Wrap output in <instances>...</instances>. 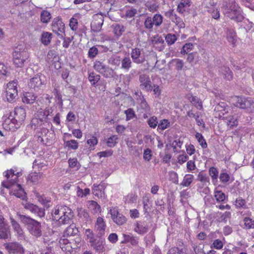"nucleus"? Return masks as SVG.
<instances>
[{
    "label": "nucleus",
    "instance_id": "1",
    "mask_svg": "<svg viewBox=\"0 0 254 254\" xmlns=\"http://www.w3.org/2000/svg\"><path fill=\"white\" fill-rule=\"evenodd\" d=\"M51 219L57 225L60 226L70 223L74 214L72 210L68 207L58 205L51 211Z\"/></svg>",
    "mask_w": 254,
    "mask_h": 254
},
{
    "label": "nucleus",
    "instance_id": "2",
    "mask_svg": "<svg viewBox=\"0 0 254 254\" xmlns=\"http://www.w3.org/2000/svg\"><path fill=\"white\" fill-rule=\"evenodd\" d=\"M26 118V111L21 107L15 108L13 113H10L8 117L4 120L2 126L6 130L14 131L19 128Z\"/></svg>",
    "mask_w": 254,
    "mask_h": 254
},
{
    "label": "nucleus",
    "instance_id": "3",
    "mask_svg": "<svg viewBox=\"0 0 254 254\" xmlns=\"http://www.w3.org/2000/svg\"><path fill=\"white\" fill-rule=\"evenodd\" d=\"M18 216L20 221L27 226V229L31 235L36 238H39L42 235L40 222L25 215L18 214Z\"/></svg>",
    "mask_w": 254,
    "mask_h": 254
},
{
    "label": "nucleus",
    "instance_id": "4",
    "mask_svg": "<svg viewBox=\"0 0 254 254\" xmlns=\"http://www.w3.org/2000/svg\"><path fill=\"white\" fill-rule=\"evenodd\" d=\"M223 11L225 15L236 21H241L243 19L242 10L234 0H230L226 4Z\"/></svg>",
    "mask_w": 254,
    "mask_h": 254
},
{
    "label": "nucleus",
    "instance_id": "5",
    "mask_svg": "<svg viewBox=\"0 0 254 254\" xmlns=\"http://www.w3.org/2000/svg\"><path fill=\"white\" fill-rule=\"evenodd\" d=\"M81 238L80 236L69 238H61L60 246L63 251L70 252L72 250L79 248L81 246Z\"/></svg>",
    "mask_w": 254,
    "mask_h": 254
},
{
    "label": "nucleus",
    "instance_id": "6",
    "mask_svg": "<svg viewBox=\"0 0 254 254\" xmlns=\"http://www.w3.org/2000/svg\"><path fill=\"white\" fill-rule=\"evenodd\" d=\"M4 176L6 178V181L1 183V186L7 189H10L11 187L15 186L17 184V181L19 177L21 176V172H17L14 169L8 170L3 173Z\"/></svg>",
    "mask_w": 254,
    "mask_h": 254
},
{
    "label": "nucleus",
    "instance_id": "7",
    "mask_svg": "<svg viewBox=\"0 0 254 254\" xmlns=\"http://www.w3.org/2000/svg\"><path fill=\"white\" fill-rule=\"evenodd\" d=\"M13 63L17 67H21L28 60L29 54L26 50L16 48L13 52Z\"/></svg>",
    "mask_w": 254,
    "mask_h": 254
},
{
    "label": "nucleus",
    "instance_id": "8",
    "mask_svg": "<svg viewBox=\"0 0 254 254\" xmlns=\"http://www.w3.org/2000/svg\"><path fill=\"white\" fill-rule=\"evenodd\" d=\"M94 69L105 78H112L114 76V70L103 63L96 61L93 65Z\"/></svg>",
    "mask_w": 254,
    "mask_h": 254
},
{
    "label": "nucleus",
    "instance_id": "9",
    "mask_svg": "<svg viewBox=\"0 0 254 254\" xmlns=\"http://www.w3.org/2000/svg\"><path fill=\"white\" fill-rule=\"evenodd\" d=\"M52 113L51 110L47 108L45 110L40 109L37 112V118L32 120V124L41 126L48 122L47 118Z\"/></svg>",
    "mask_w": 254,
    "mask_h": 254
},
{
    "label": "nucleus",
    "instance_id": "10",
    "mask_svg": "<svg viewBox=\"0 0 254 254\" xmlns=\"http://www.w3.org/2000/svg\"><path fill=\"white\" fill-rule=\"evenodd\" d=\"M14 236L18 241H26V235L20 225L13 218H10Z\"/></svg>",
    "mask_w": 254,
    "mask_h": 254
},
{
    "label": "nucleus",
    "instance_id": "11",
    "mask_svg": "<svg viewBox=\"0 0 254 254\" xmlns=\"http://www.w3.org/2000/svg\"><path fill=\"white\" fill-rule=\"evenodd\" d=\"M51 134L49 129L47 128L42 127L40 128V130L37 132L36 134L37 141L44 145H49L51 141Z\"/></svg>",
    "mask_w": 254,
    "mask_h": 254
},
{
    "label": "nucleus",
    "instance_id": "12",
    "mask_svg": "<svg viewBox=\"0 0 254 254\" xmlns=\"http://www.w3.org/2000/svg\"><path fill=\"white\" fill-rule=\"evenodd\" d=\"M10 236V229L8 224L3 216H0V239H7Z\"/></svg>",
    "mask_w": 254,
    "mask_h": 254
},
{
    "label": "nucleus",
    "instance_id": "13",
    "mask_svg": "<svg viewBox=\"0 0 254 254\" xmlns=\"http://www.w3.org/2000/svg\"><path fill=\"white\" fill-rule=\"evenodd\" d=\"M139 87L142 90L150 92L152 90L153 86L149 76L146 74H141L139 76Z\"/></svg>",
    "mask_w": 254,
    "mask_h": 254
},
{
    "label": "nucleus",
    "instance_id": "14",
    "mask_svg": "<svg viewBox=\"0 0 254 254\" xmlns=\"http://www.w3.org/2000/svg\"><path fill=\"white\" fill-rule=\"evenodd\" d=\"M109 213L111 215L112 219L116 224L122 225L126 222L127 219L125 216L120 213L117 208H111Z\"/></svg>",
    "mask_w": 254,
    "mask_h": 254
},
{
    "label": "nucleus",
    "instance_id": "15",
    "mask_svg": "<svg viewBox=\"0 0 254 254\" xmlns=\"http://www.w3.org/2000/svg\"><path fill=\"white\" fill-rule=\"evenodd\" d=\"M5 248L9 254H24V249L18 243H8L5 245Z\"/></svg>",
    "mask_w": 254,
    "mask_h": 254
},
{
    "label": "nucleus",
    "instance_id": "16",
    "mask_svg": "<svg viewBox=\"0 0 254 254\" xmlns=\"http://www.w3.org/2000/svg\"><path fill=\"white\" fill-rule=\"evenodd\" d=\"M53 31L58 35H61V33H64V24L62 19L59 17L55 18L52 23Z\"/></svg>",
    "mask_w": 254,
    "mask_h": 254
},
{
    "label": "nucleus",
    "instance_id": "17",
    "mask_svg": "<svg viewBox=\"0 0 254 254\" xmlns=\"http://www.w3.org/2000/svg\"><path fill=\"white\" fill-rule=\"evenodd\" d=\"M104 17L101 14H96L93 16V20L91 23V28L95 32H99L103 24Z\"/></svg>",
    "mask_w": 254,
    "mask_h": 254
},
{
    "label": "nucleus",
    "instance_id": "18",
    "mask_svg": "<svg viewBox=\"0 0 254 254\" xmlns=\"http://www.w3.org/2000/svg\"><path fill=\"white\" fill-rule=\"evenodd\" d=\"M165 15L170 18L179 28H183L185 27V24L182 19L174 13L173 9H169L166 11L165 13Z\"/></svg>",
    "mask_w": 254,
    "mask_h": 254
},
{
    "label": "nucleus",
    "instance_id": "19",
    "mask_svg": "<svg viewBox=\"0 0 254 254\" xmlns=\"http://www.w3.org/2000/svg\"><path fill=\"white\" fill-rule=\"evenodd\" d=\"M105 241L103 237H97L90 243L93 249L96 252L102 253L105 251Z\"/></svg>",
    "mask_w": 254,
    "mask_h": 254
},
{
    "label": "nucleus",
    "instance_id": "20",
    "mask_svg": "<svg viewBox=\"0 0 254 254\" xmlns=\"http://www.w3.org/2000/svg\"><path fill=\"white\" fill-rule=\"evenodd\" d=\"M130 56L133 63L137 64H142L145 61V57L141 55V50L138 48L131 49Z\"/></svg>",
    "mask_w": 254,
    "mask_h": 254
},
{
    "label": "nucleus",
    "instance_id": "21",
    "mask_svg": "<svg viewBox=\"0 0 254 254\" xmlns=\"http://www.w3.org/2000/svg\"><path fill=\"white\" fill-rule=\"evenodd\" d=\"M106 228V224L104 219L102 217H98L95 224V229L97 232L96 237H103Z\"/></svg>",
    "mask_w": 254,
    "mask_h": 254
},
{
    "label": "nucleus",
    "instance_id": "22",
    "mask_svg": "<svg viewBox=\"0 0 254 254\" xmlns=\"http://www.w3.org/2000/svg\"><path fill=\"white\" fill-rule=\"evenodd\" d=\"M24 208L26 209L29 210L33 213L36 214L39 217H43L45 215V210L41 207H39L36 205L31 203H26L24 204Z\"/></svg>",
    "mask_w": 254,
    "mask_h": 254
},
{
    "label": "nucleus",
    "instance_id": "23",
    "mask_svg": "<svg viewBox=\"0 0 254 254\" xmlns=\"http://www.w3.org/2000/svg\"><path fill=\"white\" fill-rule=\"evenodd\" d=\"M79 236V231L75 224H70L64 231L63 236L62 238L65 237L71 238Z\"/></svg>",
    "mask_w": 254,
    "mask_h": 254
},
{
    "label": "nucleus",
    "instance_id": "24",
    "mask_svg": "<svg viewBox=\"0 0 254 254\" xmlns=\"http://www.w3.org/2000/svg\"><path fill=\"white\" fill-rule=\"evenodd\" d=\"M42 85V82L39 75H36L30 79L28 82V86L30 88L38 91Z\"/></svg>",
    "mask_w": 254,
    "mask_h": 254
},
{
    "label": "nucleus",
    "instance_id": "25",
    "mask_svg": "<svg viewBox=\"0 0 254 254\" xmlns=\"http://www.w3.org/2000/svg\"><path fill=\"white\" fill-rule=\"evenodd\" d=\"M230 108L225 102H220L215 107L214 111L218 112V116L220 118H223L224 116L228 113Z\"/></svg>",
    "mask_w": 254,
    "mask_h": 254
},
{
    "label": "nucleus",
    "instance_id": "26",
    "mask_svg": "<svg viewBox=\"0 0 254 254\" xmlns=\"http://www.w3.org/2000/svg\"><path fill=\"white\" fill-rule=\"evenodd\" d=\"M197 180L200 182V184H197V186H205L210 184L209 177L203 171L198 173L197 176Z\"/></svg>",
    "mask_w": 254,
    "mask_h": 254
},
{
    "label": "nucleus",
    "instance_id": "27",
    "mask_svg": "<svg viewBox=\"0 0 254 254\" xmlns=\"http://www.w3.org/2000/svg\"><path fill=\"white\" fill-rule=\"evenodd\" d=\"M219 74L223 76V77L227 80H231L233 77V74L229 67L223 66L220 67L219 70Z\"/></svg>",
    "mask_w": 254,
    "mask_h": 254
},
{
    "label": "nucleus",
    "instance_id": "28",
    "mask_svg": "<svg viewBox=\"0 0 254 254\" xmlns=\"http://www.w3.org/2000/svg\"><path fill=\"white\" fill-rule=\"evenodd\" d=\"M222 119L225 121L227 125L231 128L237 127L238 125V116L237 115H229L223 117Z\"/></svg>",
    "mask_w": 254,
    "mask_h": 254
},
{
    "label": "nucleus",
    "instance_id": "29",
    "mask_svg": "<svg viewBox=\"0 0 254 254\" xmlns=\"http://www.w3.org/2000/svg\"><path fill=\"white\" fill-rule=\"evenodd\" d=\"M11 193L17 197L24 198L25 196V192L19 184H16L15 186L12 187Z\"/></svg>",
    "mask_w": 254,
    "mask_h": 254
},
{
    "label": "nucleus",
    "instance_id": "30",
    "mask_svg": "<svg viewBox=\"0 0 254 254\" xmlns=\"http://www.w3.org/2000/svg\"><path fill=\"white\" fill-rule=\"evenodd\" d=\"M105 187L103 184H94L93 186V194L97 197H102L104 195Z\"/></svg>",
    "mask_w": 254,
    "mask_h": 254
},
{
    "label": "nucleus",
    "instance_id": "31",
    "mask_svg": "<svg viewBox=\"0 0 254 254\" xmlns=\"http://www.w3.org/2000/svg\"><path fill=\"white\" fill-rule=\"evenodd\" d=\"M227 39L230 44L234 46L237 41V37L234 29L230 28L227 31Z\"/></svg>",
    "mask_w": 254,
    "mask_h": 254
},
{
    "label": "nucleus",
    "instance_id": "32",
    "mask_svg": "<svg viewBox=\"0 0 254 254\" xmlns=\"http://www.w3.org/2000/svg\"><path fill=\"white\" fill-rule=\"evenodd\" d=\"M247 98L244 97L235 96L232 98V100L234 102L235 106L243 109V108H246L245 103Z\"/></svg>",
    "mask_w": 254,
    "mask_h": 254
},
{
    "label": "nucleus",
    "instance_id": "33",
    "mask_svg": "<svg viewBox=\"0 0 254 254\" xmlns=\"http://www.w3.org/2000/svg\"><path fill=\"white\" fill-rule=\"evenodd\" d=\"M37 96L31 92H27L24 94L23 97L22 98V100L23 103L28 104L33 103L36 100Z\"/></svg>",
    "mask_w": 254,
    "mask_h": 254
},
{
    "label": "nucleus",
    "instance_id": "34",
    "mask_svg": "<svg viewBox=\"0 0 254 254\" xmlns=\"http://www.w3.org/2000/svg\"><path fill=\"white\" fill-rule=\"evenodd\" d=\"M87 203L88 208L92 212V213H96L100 211L101 207L95 201L89 200Z\"/></svg>",
    "mask_w": 254,
    "mask_h": 254
},
{
    "label": "nucleus",
    "instance_id": "35",
    "mask_svg": "<svg viewBox=\"0 0 254 254\" xmlns=\"http://www.w3.org/2000/svg\"><path fill=\"white\" fill-rule=\"evenodd\" d=\"M43 177V174L41 173L32 172L29 174L27 177L28 181L32 183H37Z\"/></svg>",
    "mask_w": 254,
    "mask_h": 254
},
{
    "label": "nucleus",
    "instance_id": "36",
    "mask_svg": "<svg viewBox=\"0 0 254 254\" xmlns=\"http://www.w3.org/2000/svg\"><path fill=\"white\" fill-rule=\"evenodd\" d=\"M193 180L194 176L193 175L190 174H186L180 185L184 187H188L191 185Z\"/></svg>",
    "mask_w": 254,
    "mask_h": 254
},
{
    "label": "nucleus",
    "instance_id": "37",
    "mask_svg": "<svg viewBox=\"0 0 254 254\" xmlns=\"http://www.w3.org/2000/svg\"><path fill=\"white\" fill-rule=\"evenodd\" d=\"M112 27L114 33L117 37L121 36L126 30V27L120 24H115L113 25Z\"/></svg>",
    "mask_w": 254,
    "mask_h": 254
},
{
    "label": "nucleus",
    "instance_id": "38",
    "mask_svg": "<svg viewBox=\"0 0 254 254\" xmlns=\"http://www.w3.org/2000/svg\"><path fill=\"white\" fill-rule=\"evenodd\" d=\"M188 99L193 104V105L198 109H202V104L201 100L198 99L196 96H194L190 95L188 96Z\"/></svg>",
    "mask_w": 254,
    "mask_h": 254
},
{
    "label": "nucleus",
    "instance_id": "39",
    "mask_svg": "<svg viewBox=\"0 0 254 254\" xmlns=\"http://www.w3.org/2000/svg\"><path fill=\"white\" fill-rule=\"evenodd\" d=\"M121 68L128 71L131 67L132 62L130 59L128 57H124L122 61Z\"/></svg>",
    "mask_w": 254,
    "mask_h": 254
},
{
    "label": "nucleus",
    "instance_id": "40",
    "mask_svg": "<svg viewBox=\"0 0 254 254\" xmlns=\"http://www.w3.org/2000/svg\"><path fill=\"white\" fill-rule=\"evenodd\" d=\"M209 174L211 178L212 182L214 185H215L217 182L219 172L218 169L214 167H211L209 169Z\"/></svg>",
    "mask_w": 254,
    "mask_h": 254
},
{
    "label": "nucleus",
    "instance_id": "41",
    "mask_svg": "<svg viewBox=\"0 0 254 254\" xmlns=\"http://www.w3.org/2000/svg\"><path fill=\"white\" fill-rule=\"evenodd\" d=\"M52 18V16L50 12L48 10H43L40 14L41 21L43 23H48Z\"/></svg>",
    "mask_w": 254,
    "mask_h": 254
},
{
    "label": "nucleus",
    "instance_id": "42",
    "mask_svg": "<svg viewBox=\"0 0 254 254\" xmlns=\"http://www.w3.org/2000/svg\"><path fill=\"white\" fill-rule=\"evenodd\" d=\"M52 38V34L48 32H44L42 33L41 37V40L42 44L44 45H49Z\"/></svg>",
    "mask_w": 254,
    "mask_h": 254
},
{
    "label": "nucleus",
    "instance_id": "43",
    "mask_svg": "<svg viewBox=\"0 0 254 254\" xmlns=\"http://www.w3.org/2000/svg\"><path fill=\"white\" fill-rule=\"evenodd\" d=\"M148 230V226L143 225L138 222H136L135 227L134 229V231L139 234H144L146 233Z\"/></svg>",
    "mask_w": 254,
    "mask_h": 254
},
{
    "label": "nucleus",
    "instance_id": "44",
    "mask_svg": "<svg viewBox=\"0 0 254 254\" xmlns=\"http://www.w3.org/2000/svg\"><path fill=\"white\" fill-rule=\"evenodd\" d=\"M245 104L246 108H243V109L246 110L247 112L249 113L254 112V101L253 100L247 98Z\"/></svg>",
    "mask_w": 254,
    "mask_h": 254
},
{
    "label": "nucleus",
    "instance_id": "45",
    "mask_svg": "<svg viewBox=\"0 0 254 254\" xmlns=\"http://www.w3.org/2000/svg\"><path fill=\"white\" fill-rule=\"evenodd\" d=\"M140 109L143 110L142 112L149 113H150V108L149 106L148 103L144 99L143 96H141L140 97Z\"/></svg>",
    "mask_w": 254,
    "mask_h": 254
},
{
    "label": "nucleus",
    "instance_id": "46",
    "mask_svg": "<svg viewBox=\"0 0 254 254\" xmlns=\"http://www.w3.org/2000/svg\"><path fill=\"white\" fill-rule=\"evenodd\" d=\"M64 146L72 150H76L78 147V142L74 139L64 141Z\"/></svg>",
    "mask_w": 254,
    "mask_h": 254
},
{
    "label": "nucleus",
    "instance_id": "47",
    "mask_svg": "<svg viewBox=\"0 0 254 254\" xmlns=\"http://www.w3.org/2000/svg\"><path fill=\"white\" fill-rule=\"evenodd\" d=\"M214 197L218 202H221L225 200L226 196L225 193L221 190H218L215 189L214 190Z\"/></svg>",
    "mask_w": 254,
    "mask_h": 254
},
{
    "label": "nucleus",
    "instance_id": "48",
    "mask_svg": "<svg viewBox=\"0 0 254 254\" xmlns=\"http://www.w3.org/2000/svg\"><path fill=\"white\" fill-rule=\"evenodd\" d=\"M100 79V75L97 74L94 72H92L89 74L88 79L92 85H95L98 82Z\"/></svg>",
    "mask_w": 254,
    "mask_h": 254
},
{
    "label": "nucleus",
    "instance_id": "49",
    "mask_svg": "<svg viewBox=\"0 0 254 254\" xmlns=\"http://www.w3.org/2000/svg\"><path fill=\"white\" fill-rule=\"evenodd\" d=\"M194 45L191 43H186L182 47L181 50V53L183 55L189 54L193 50Z\"/></svg>",
    "mask_w": 254,
    "mask_h": 254
},
{
    "label": "nucleus",
    "instance_id": "50",
    "mask_svg": "<svg viewBox=\"0 0 254 254\" xmlns=\"http://www.w3.org/2000/svg\"><path fill=\"white\" fill-rule=\"evenodd\" d=\"M78 216L86 222H91V219L87 211L84 209H80L78 211Z\"/></svg>",
    "mask_w": 254,
    "mask_h": 254
},
{
    "label": "nucleus",
    "instance_id": "51",
    "mask_svg": "<svg viewBox=\"0 0 254 254\" xmlns=\"http://www.w3.org/2000/svg\"><path fill=\"white\" fill-rule=\"evenodd\" d=\"M147 122L150 127L155 128L158 126V120L156 116H153L149 118Z\"/></svg>",
    "mask_w": 254,
    "mask_h": 254
},
{
    "label": "nucleus",
    "instance_id": "52",
    "mask_svg": "<svg viewBox=\"0 0 254 254\" xmlns=\"http://www.w3.org/2000/svg\"><path fill=\"white\" fill-rule=\"evenodd\" d=\"M84 235L86 237V240H87L89 243L96 238L93 231L90 229H86L84 232Z\"/></svg>",
    "mask_w": 254,
    "mask_h": 254
},
{
    "label": "nucleus",
    "instance_id": "53",
    "mask_svg": "<svg viewBox=\"0 0 254 254\" xmlns=\"http://www.w3.org/2000/svg\"><path fill=\"white\" fill-rule=\"evenodd\" d=\"M154 24L156 27H159L162 23L163 17L160 14H155L152 18Z\"/></svg>",
    "mask_w": 254,
    "mask_h": 254
},
{
    "label": "nucleus",
    "instance_id": "54",
    "mask_svg": "<svg viewBox=\"0 0 254 254\" xmlns=\"http://www.w3.org/2000/svg\"><path fill=\"white\" fill-rule=\"evenodd\" d=\"M36 196L38 201L42 204L44 205H46L48 203L50 202L51 201L50 198L46 197L44 195H40L39 193H37Z\"/></svg>",
    "mask_w": 254,
    "mask_h": 254
},
{
    "label": "nucleus",
    "instance_id": "55",
    "mask_svg": "<svg viewBox=\"0 0 254 254\" xmlns=\"http://www.w3.org/2000/svg\"><path fill=\"white\" fill-rule=\"evenodd\" d=\"M195 137L197 139L198 142L199 143L202 148H206L207 146L206 142L204 139L203 136L200 133L197 132L195 134Z\"/></svg>",
    "mask_w": 254,
    "mask_h": 254
},
{
    "label": "nucleus",
    "instance_id": "56",
    "mask_svg": "<svg viewBox=\"0 0 254 254\" xmlns=\"http://www.w3.org/2000/svg\"><path fill=\"white\" fill-rule=\"evenodd\" d=\"M145 6L150 12H154L157 11L158 9V5L155 3H152L150 1H147L145 4Z\"/></svg>",
    "mask_w": 254,
    "mask_h": 254
},
{
    "label": "nucleus",
    "instance_id": "57",
    "mask_svg": "<svg viewBox=\"0 0 254 254\" xmlns=\"http://www.w3.org/2000/svg\"><path fill=\"white\" fill-rule=\"evenodd\" d=\"M118 137L117 135H112L108 138L107 141V144L108 146L110 147H114L118 143Z\"/></svg>",
    "mask_w": 254,
    "mask_h": 254
},
{
    "label": "nucleus",
    "instance_id": "58",
    "mask_svg": "<svg viewBox=\"0 0 254 254\" xmlns=\"http://www.w3.org/2000/svg\"><path fill=\"white\" fill-rule=\"evenodd\" d=\"M126 115V121H128L136 117L134 110L131 108H129L124 112Z\"/></svg>",
    "mask_w": 254,
    "mask_h": 254
},
{
    "label": "nucleus",
    "instance_id": "59",
    "mask_svg": "<svg viewBox=\"0 0 254 254\" xmlns=\"http://www.w3.org/2000/svg\"><path fill=\"white\" fill-rule=\"evenodd\" d=\"M99 48L97 45L90 48L88 51V56L90 59L95 58L98 54Z\"/></svg>",
    "mask_w": 254,
    "mask_h": 254
},
{
    "label": "nucleus",
    "instance_id": "60",
    "mask_svg": "<svg viewBox=\"0 0 254 254\" xmlns=\"http://www.w3.org/2000/svg\"><path fill=\"white\" fill-rule=\"evenodd\" d=\"M170 126V123L168 120L163 119L161 120L158 124V129L162 130H165Z\"/></svg>",
    "mask_w": 254,
    "mask_h": 254
},
{
    "label": "nucleus",
    "instance_id": "61",
    "mask_svg": "<svg viewBox=\"0 0 254 254\" xmlns=\"http://www.w3.org/2000/svg\"><path fill=\"white\" fill-rule=\"evenodd\" d=\"M177 39V37L175 34H168L165 37V40L168 45L173 44Z\"/></svg>",
    "mask_w": 254,
    "mask_h": 254
},
{
    "label": "nucleus",
    "instance_id": "62",
    "mask_svg": "<svg viewBox=\"0 0 254 254\" xmlns=\"http://www.w3.org/2000/svg\"><path fill=\"white\" fill-rule=\"evenodd\" d=\"M196 169L194 159L188 161L187 163V170L188 172H192Z\"/></svg>",
    "mask_w": 254,
    "mask_h": 254
},
{
    "label": "nucleus",
    "instance_id": "63",
    "mask_svg": "<svg viewBox=\"0 0 254 254\" xmlns=\"http://www.w3.org/2000/svg\"><path fill=\"white\" fill-rule=\"evenodd\" d=\"M244 225L247 229L254 228V221L249 217H246L244 219Z\"/></svg>",
    "mask_w": 254,
    "mask_h": 254
},
{
    "label": "nucleus",
    "instance_id": "64",
    "mask_svg": "<svg viewBox=\"0 0 254 254\" xmlns=\"http://www.w3.org/2000/svg\"><path fill=\"white\" fill-rule=\"evenodd\" d=\"M17 95V93H10L9 91H7V92H6L7 100L9 102H13L15 101L16 99Z\"/></svg>",
    "mask_w": 254,
    "mask_h": 254
}]
</instances>
